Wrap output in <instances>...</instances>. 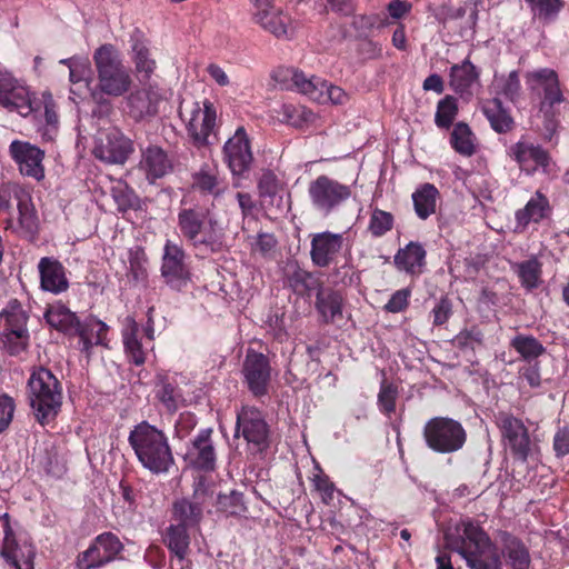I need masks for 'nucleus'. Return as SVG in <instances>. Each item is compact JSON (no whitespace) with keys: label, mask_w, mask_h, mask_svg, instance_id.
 I'll use <instances>...</instances> for the list:
<instances>
[{"label":"nucleus","mask_w":569,"mask_h":569,"mask_svg":"<svg viewBox=\"0 0 569 569\" xmlns=\"http://www.w3.org/2000/svg\"><path fill=\"white\" fill-rule=\"evenodd\" d=\"M446 546L459 553L469 569H531L528 546L508 531L499 533L500 549L475 521L461 520L445 532Z\"/></svg>","instance_id":"1"},{"label":"nucleus","mask_w":569,"mask_h":569,"mask_svg":"<svg viewBox=\"0 0 569 569\" xmlns=\"http://www.w3.org/2000/svg\"><path fill=\"white\" fill-rule=\"evenodd\" d=\"M178 227L199 257L219 253L226 248L224 228L208 210L181 209L178 213Z\"/></svg>","instance_id":"2"},{"label":"nucleus","mask_w":569,"mask_h":569,"mask_svg":"<svg viewBox=\"0 0 569 569\" xmlns=\"http://www.w3.org/2000/svg\"><path fill=\"white\" fill-rule=\"evenodd\" d=\"M128 442L141 466L153 475L167 473L174 465L167 435L148 421L133 427Z\"/></svg>","instance_id":"3"},{"label":"nucleus","mask_w":569,"mask_h":569,"mask_svg":"<svg viewBox=\"0 0 569 569\" xmlns=\"http://www.w3.org/2000/svg\"><path fill=\"white\" fill-rule=\"evenodd\" d=\"M29 401L37 421L51 422L62 405V387L56 376L46 368L34 370L28 381Z\"/></svg>","instance_id":"4"},{"label":"nucleus","mask_w":569,"mask_h":569,"mask_svg":"<svg viewBox=\"0 0 569 569\" xmlns=\"http://www.w3.org/2000/svg\"><path fill=\"white\" fill-rule=\"evenodd\" d=\"M272 79L287 90H297L319 103L331 102L345 104L349 100L348 93L340 87L333 86L318 77H307L302 71L293 68H278Z\"/></svg>","instance_id":"5"},{"label":"nucleus","mask_w":569,"mask_h":569,"mask_svg":"<svg viewBox=\"0 0 569 569\" xmlns=\"http://www.w3.org/2000/svg\"><path fill=\"white\" fill-rule=\"evenodd\" d=\"M93 61L98 73V88L102 93L121 97L129 91L132 84L130 72L112 44L99 47L94 51Z\"/></svg>","instance_id":"6"},{"label":"nucleus","mask_w":569,"mask_h":569,"mask_svg":"<svg viewBox=\"0 0 569 569\" xmlns=\"http://www.w3.org/2000/svg\"><path fill=\"white\" fill-rule=\"evenodd\" d=\"M427 446L439 453H451L460 450L467 440L462 425L448 417H435L423 428Z\"/></svg>","instance_id":"7"},{"label":"nucleus","mask_w":569,"mask_h":569,"mask_svg":"<svg viewBox=\"0 0 569 569\" xmlns=\"http://www.w3.org/2000/svg\"><path fill=\"white\" fill-rule=\"evenodd\" d=\"M36 548L27 539L18 538L8 513L0 516V558L11 569H34Z\"/></svg>","instance_id":"8"},{"label":"nucleus","mask_w":569,"mask_h":569,"mask_svg":"<svg viewBox=\"0 0 569 569\" xmlns=\"http://www.w3.org/2000/svg\"><path fill=\"white\" fill-rule=\"evenodd\" d=\"M308 194L313 209L329 216L350 199L352 190L350 186L321 174L309 183Z\"/></svg>","instance_id":"9"},{"label":"nucleus","mask_w":569,"mask_h":569,"mask_svg":"<svg viewBox=\"0 0 569 569\" xmlns=\"http://www.w3.org/2000/svg\"><path fill=\"white\" fill-rule=\"evenodd\" d=\"M242 436L252 452L262 453L270 446V430L260 410L244 406L237 413L236 437Z\"/></svg>","instance_id":"10"},{"label":"nucleus","mask_w":569,"mask_h":569,"mask_svg":"<svg viewBox=\"0 0 569 569\" xmlns=\"http://www.w3.org/2000/svg\"><path fill=\"white\" fill-rule=\"evenodd\" d=\"M34 97L29 87L6 70H0V107L21 117L33 110Z\"/></svg>","instance_id":"11"},{"label":"nucleus","mask_w":569,"mask_h":569,"mask_svg":"<svg viewBox=\"0 0 569 569\" xmlns=\"http://www.w3.org/2000/svg\"><path fill=\"white\" fill-rule=\"evenodd\" d=\"M188 256L181 243L167 240L163 247L161 276L173 290L181 291L191 279Z\"/></svg>","instance_id":"12"},{"label":"nucleus","mask_w":569,"mask_h":569,"mask_svg":"<svg viewBox=\"0 0 569 569\" xmlns=\"http://www.w3.org/2000/svg\"><path fill=\"white\" fill-rule=\"evenodd\" d=\"M497 423L506 445L510 448L513 457L520 461H527L532 451V443L529 437L528 428L522 420L506 412L497 416Z\"/></svg>","instance_id":"13"},{"label":"nucleus","mask_w":569,"mask_h":569,"mask_svg":"<svg viewBox=\"0 0 569 569\" xmlns=\"http://www.w3.org/2000/svg\"><path fill=\"white\" fill-rule=\"evenodd\" d=\"M123 546L119 538L111 532L99 535L90 547L79 555V569H96L113 561Z\"/></svg>","instance_id":"14"},{"label":"nucleus","mask_w":569,"mask_h":569,"mask_svg":"<svg viewBox=\"0 0 569 569\" xmlns=\"http://www.w3.org/2000/svg\"><path fill=\"white\" fill-rule=\"evenodd\" d=\"M9 154L17 163L19 172L28 178L41 181L44 178V151L27 141L13 140Z\"/></svg>","instance_id":"15"},{"label":"nucleus","mask_w":569,"mask_h":569,"mask_svg":"<svg viewBox=\"0 0 569 569\" xmlns=\"http://www.w3.org/2000/svg\"><path fill=\"white\" fill-rule=\"evenodd\" d=\"M132 152V141L117 128H111L101 133L93 149L98 159L119 164L124 163Z\"/></svg>","instance_id":"16"},{"label":"nucleus","mask_w":569,"mask_h":569,"mask_svg":"<svg viewBox=\"0 0 569 569\" xmlns=\"http://www.w3.org/2000/svg\"><path fill=\"white\" fill-rule=\"evenodd\" d=\"M242 375L248 389L254 397H261L268 392L271 367L264 355L249 350L243 361Z\"/></svg>","instance_id":"17"},{"label":"nucleus","mask_w":569,"mask_h":569,"mask_svg":"<svg viewBox=\"0 0 569 569\" xmlns=\"http://www.w3.org/2000/svg\"><path fill=\"white\" fill-rule=\"evenodd\" d=\"M252 19L264 31L277 38H289L291 36L290 18L284 16L282 10L272 3V0H254Z\"/></svg>","instance_id":"18"},{"label":"nucleus","mask_w":569,"mask_h":569,"mask_svg":"<svg viewBox=\"0 0 569 569\" xmlns=\"http://www.w3.org/2000/svg\"><path fill=\"white\" fill-rule=\"evenodd\" d=\"M224 160L233 176H241L250 169L253 157L250 141L243 127H239L223 147Z\"/></svg>","instance_id":"19"},{"label":"nucleus","mask_w":569,"mask_h":569,"mask_svg":"<svg viewBox=\"0 0 569 569\" xmlns=\"http://www.w3.org/2000/svg\"><path fill=\"white\" fill-rule=\"evenodd\" d=\"M217 111L213 103L204 100L202 106L194 102L188 120V132L197 146L209 143V136L216 126Z\"/></svg>","instance_id":"20"},{"label":"nucleus","mask_w":569,"mask_h":569,"mask_svg":"<svg viewBox=\"0 0 569 569\" xmlns=\"http://www.w3.org/2000/svg\"><path fill=\"white\" fill-rule=\"evenodd\" d=\"M212 429H201L191 440L188 447L186 459L194 469L213 471L216 468L217 453L212 441Z\"/></svg>","instance_id":"21"},{"label":"nucleus","mask_w":569,"mask_h":569,"mask_svg":"<svg viewBox=\"0 0 569 569\" xmlns=\"http://www.w3.org/2000/svg\"><path fill=\"white\" fill-rule=\"evenodd\" d=\"M343 233L323 231L312 234L310 258L313 264L325 268L331 264L345 246Z\"/></svg>","instance_id":"22"},{"label":"nucleus","mask_w":569,"mask_h":569,"mask_svg":"<svg viewBox=\"0 0 569 569\" xmlns=\"http://www.w3.org/2000/svg\"><path fill=\"white\" fill-rule=\"evenodd\" d=\"M131 60L140 82H146L157 68L156 60L151 57L148 40L143 32L134 29L130 33Z\"/></svg>","instance_id":"23"},{"label":"nucleus","mask_w":569,"mask_h":569,"mask_svg":"<svg viewBox=\"0 0 569 569\" xmlns=\"http://www.w3.org/2000/svg\"><path fill=\"white\" fill-rule=\"evenodd\" d=\"M162 100L163 96L158 87L142 88L128 97L129 113L136 120L154 117Z\"/></svg>","instance_id":"24"},{"label":"nucleus","mask_w":569,"mask_h":569,"mask_svg":"<svg viewBox=\"0 0 569 569\" xmlns=\"http://www.w3.org/2000/svg\"><path fill=\"white\" fill-rule=\"evenodd\" d=\"M40 288L43 291L59 295L68 290L69 280L63 264L52 257H43L38 263Z\"/></svg>","instance_id":"25"},{"label":"nucleus","mask_w":569,"mask_h":569,"mask_svg":"<svg viewBox=\"0 0 569 569\" xmlns=\"http://www.w3.org/2000/svg\"><path fill=\"white\" fill-rule=\"evenodd\" d=\"M17 207L18 223L14 224L12 219H8L6 229L22 238L33 240L39 231V219L29 194L20 199Z\"/></svg>","instance_id":"26"},{"label":"nucleus","mask_w":569,"mask_h":569,"mask_svg":"<svg viewBox=\"0 0 569 569\" xmlns=\"http://www.w3.org/2000/svg\"><path fill=\"white\" fill-rule=\"evenodd\" d=\"M510 156L521 169L532 172L537 167L547 168L550 162L548 152L540 146L527 141H518L510 147Z\"/></svg>","instance_id":"27"},{"label":"nucleus","mask_w":569,"mask_h":569,"mask_svg":"<svg viewBox=\"0 0 569 569\" xmlns=\"http://www.w3.org/2000/svg\"><path fill=\"white\" fill-rule=\"evenodd\" d=\"M550 211L548 198L537 191L522 209L516 211V231L522 232L530 223L540 222L549 216Z\"/></svg>","instance_id":"28"},{"label":"nucleus","mask_w":569,"mask_h":569,"mask_svg":"<svg viewBox=\"0 0 569 569\" xmlns=\"http://www.w3.org/2000/svg\"><path fill=\"white\" fill-rule=\"evenodd\" d=\"M140 169L148 180L154 181L172 170V161L163 149L150 146L142 152Z\"/></svg>","instance_id":"29"},{"label":"nucleus","mask_w":569,"mask_h":569,"mask_svg":"<svg viewBox=\"0 0 569 569\" xmlns=\"http://www.w3.org/2000/svg\"><path fill=\"white\" fill-rule=\"evenodd\" d=\"M345 298L339 290L322 288L316 295V309L325 323L342 318Z\"/></svg>","instance_id":"30"},{"label":"nucleus","mask_w":569,"mask_h":569,"mask_svg":"<svg viewBox=\"0 0 569 569\" xmlns=\"http://www.w3.org/2000/svg\"><path fill=\"white\" fill-rule=\"evenodd\" d=\"M107 332L108 326L97 318H88L82 323L79 321L76 328V333L80 338L81 351L87 356H90L91 349L94 346H107Z\"/></svg>","instance_id":"31"},{"label":"nucleus","mask_w":569,"mask_h":569,"mask_svg":"<svg viewBox=\"0 0 569 569\" xmlns=\"http://www.w3.org/2000/svg\"><path fill=\"white\" fill-rule=\"evenodd\" d=\"M156 398L169 411L174 412L183 403V396L174 379L164 373L156 376Z\"/></svg>","instance_id":"32"},{"label":"nucleus","mask_w":569,"mask_h":569,"mask_svg":"<svg viewBox=\"0 0 569 569\" xmlns=\"http://www.w3.org/2000/svg\"><path fill=\"white\" fill-rule=\"evenodd\" d=\"M426 250L419 242H409L405 248L398 250L395 256V264L399 270L411 274L421 272L425 266Z\"/></svg>","instance_id":"33"},{"label":"nucleus","mask_w":569,"mask_h":569,"mask_svg":"<svg viewBox=\"0 0 569 569\" xmlns=\"http://www.w3.org/2000/svg\"><path fill=\"white\" fill-rule=\"evenodd\" d=\"M139 325L133 318L127 317L122 329V340L126 355L130 362L141 366L146 361V349L138 339Z\"/></svg>","instance_id":"34"},{"label":"nucleus","mask_w":569,"mask_h":569,"mask_svg":"<svg viewBox=\"0 0 569 569\" xmlns=\"http://www.w3.org/2000/svg\"><path fill=\"white\" fill-rule=\"evenodd\" d=\"M192 188L203 194L218 197L224 192L227 184L214 167H202L192 176Z\"/></svg>","instance_id":"35"},{"label":"nucleus","mask_w":569,"mask_h":569,"mask_svg":"<svg viewBox=\"0 0 569 569\" xmlns=\"http://www.w3.org/2000/svg\"><path fill=\"white\" fill-rule=\"evenodd\" d=\"M482 112L496 132L507 133L513 129L515 121L499 98L485 101Z\"/></svg>","instance_id":"36"},{"label":"nucleus","mask_w":569,"mask_h":569,"mask_svg":"<svg viewBox=\"0 0 569 569\" xmlns=\"http://www.w3.org/2000/svg\"><path fill=\"white\" fill-rule=\"evenodd\" d=\"M411 198L417 217L427 220L436 212L439 191L433 184L427 182L417 188Z\"/></svg>","instance_id":"37"},{"label":"nucleus","mask_w":569,"mask_h":569,"mask_svg":"<svg viewBox=\"0 0 569 569\" xmlns=\"http://www.w3.org/2000/svg\"><path fill=\"white\" fill-rule=\"evenodd\" d=\"M528 77L530 81L537 82V84L542 87L545 99L550 106L561 103L563 101V94L560 90L556 71L545 68L529 73Z\"/></svg>","instance_id":"38"},{"label":"nucleus","mask_w":569,"mask_h":569,"mask_svg":"<svg viewBox=\"0 0 569 569\" xmlns=\"http://www.w3.org/2000/svg\"><path fill=\"white\" fill-rule=\"evenodd\" d=\"M288 284L292 291L301 297H310L322 289L320 279L313 273L299 267H293L287 276Z\"/></svg>","instance_id":"39"},{"label":"nucleus","mask_w":569,"mask_h":569,"mask_svg":"<svg viewBox=\"0 0 569 569\" xmlns=\"http://www.w3.org/2000/svg\"><path fill=\"white\" fill-rule=\"evenodd\" d=\"M163 542L180 561L184 560L190 546L188 528L182 525H170L166 530Z\"/></svg>","instance_id":"40"},{"label":"nucleus","mask_w":569,"mask_h":569,"mask_svg":"<svg viewBox=\"0 0 569 569\" xmlns=\"http://www.w3.org/2000/svg\"><path fill=\"white\" fill-rule=\"evenodd\" d=\"M512 270L527 290H533L541 284L542 264L536 257L513 263Z\"/></svg>","instance_id":"41"},{"label":"nucleus","mask_w":569,"mask_h":569,"mask_svg":"<svg viewBox=\"0 0 569 569\" xmlns=\"http://www.w3.org/2000/svg\"><path fill=\"white\" fill-rule=\"evenodd\" d=\"M513 348L526 362L538 361V358L546 352L543 345L533 336L519 333L510 341Z\"/></svg>","instance_id":"42"},{"label":"nucleus","mask_w":569,"mask_h":569,"mask_svg":"<svg viewBox=\"0 0 569 569\" xmlns=\"http://www.w3.org/2000/svg\"><path fill=\"white\" fill-rule=\"evenodd\" d=\"M173 520L176 525H182L186 528L197 526L202 518V508L189 499L174 501L172 508Z\"/></svg>","instance_id":"43"},{"label":"nucleus","mask_w":569,"mask_h":569,"mask_svg":"<svg viewBox=\"0 0 569 569\" xmlns=\"http://www.w3.org/2000/svg\"><path fill=\"white\" fill-rule=\"evenodd\" d=\"M1 318L4 319L3 331L29 332L27 328L29 316L17 299L8 302L7 307L1 311Z\"/></svg>","instance_id":"44"},{"label":"nucleus","mask_w":569,"mask_h":569,"mask_svg":"<svg viewBox=\"0 0 569 569\" xmlns=\"http://www.w3.org/2000/svg\"><path fill=\"white\" fill-rule=\"evenodd\" d=\"M450 143L451 147L461 156L470 157L476 152L473 133L465 122H459L453 127Z\"/></svg>","instance_id":"45"},{"label":"nucleus","mask_w":569,"mask_h":569,"mask_svg":"<svg viewBox=\"0 0 569 569\" xmlns=\"http://www.w3.org/2000/svg\"><path fill=\"white\" fill-rule=\"evenodd\" d=\"M44 318L52 328L63 332L76 330L79 322L76 313L71 312L64 306L49 308L44 313Z\"/></svg>","instance_id":"46"},{"label":"nucleus","mask_w":569,"mask_h":569,"mask_svg":"<svg viewBox=\"0 0 569 569\" xmlns=\"http://www.w3.org/2000/svg\"><path fill=\"white\" fill-rule=\"evenodd\" d=\"M478 78L475 66L465 60L461 64H456L450 71V82L456 90L463 91L469 88Z\"/></svg>","instance_id":"47"},{"label":"nucleus","mask_w":569,"mask_h":569,"mask_svg":"<svg viewBox=\"0 0 569 569\" xmlns=\"http://www.w3.org/2000/svg\"><path fill=\"white\" fill-rule=\"evenodd\" d=\"M533 13L540 20L551 21L557 18L565 6L563 0H526Z\"/></svg>","instance_id":"48"},{"label":"nucleus","mask_w":569,"mask_h":569,"mask_svg":"<svg viewBox=\"0 0 569 569\" xmlns=\"http://www.w3.org/2000/svg\"><path fill=\"white\" fill-rule=\"evenodd\" d=\"M395 223L392 213L381 210L373 209L368 224V231L375 238H380L389 232Z\"/></svg>","instance_id":"49"},{"label":"nucleus","mask_w":569,"mask_h":569,"mask_svg":"<svg viewBox=\"0 0 569 569\" xmlns=\"http://www.w3.org/2000/svg\"><path fill=\"white\" fill-rule=\"evenodd\" d=\"M458 113V106L456 98L446 96L438 102L437 112L435 117L436 124L439 128L448 129Z\"/></svg>","instance_id":"50"},{"label":"nucleus","mask_w":569,"mask_h":569,"mask_svg":"<svg viewBox=\"0 0 569 569\" xmlns=\"http://www.w3.org/2000/svg\"><path fill=\"white\" fill-rule=\"evenodd\" d=\"M29 332L3 331L1 335L2 348L11 356H17L28 348Z\"/></svg>","instance_id":"51"},{"label":"nucleus","mask_w":569,"mask_h":569,"mask_svg":"<svg viewBox=\"0 0 569 569\" xmlns=\"http://www.w3.org/2000/svg\"><path fill=\"white\" fill-rule=\"evenodd\" d=\"M60 63L69 68V80L73 84L87 81L91 76V67L88 59L72 57L60 60Z\"/></svg>","instance_id":"52"},{"label":"nucleus","mask_w":569,"mask_h":569,"mask_svg":"<svg viewBox=\"0 0 569 569\" xmlns=\"http://www.w3.org/2000/svg\"><path fill=\"white\" fill-rule=\"evenodd\" d=\"M282 121L295 126L301 127L305 122L311 121L313 113L311 110L302 106L282 104L279 111Z\"/></svg>","instance_id":"53"},{"label":"nucleus","mask_w":569,"mask_h":569,"mask_svg":"<svg viewBox=\"0 0 569 569\" xmlns=\"http://www.w3.org/2000/svg\"><path fill=\"white\" fill-rule=\"evenodd\" d=\"M495 87L498 94H502L507 99L515 101L520 92V80L518 72L511 71L506 77H496Z\"/></svg>","instance_id":"54"},{"label":"nucleus","mask_w":569,"mask_h":569,"mask_svg":"<svg viewBox=\"0 0 569 569\" xmlns=\"http://www.w3.org/2000/svg\"><path fill=\"white\" fill-rule=\"evenodd\" d=\"M478 0H465L462 6H449L445 9V19L457 20L463 18L467 13L469 22L473 27L478 19Z\"/></svg>","instance_id":"55"},{"label":"nucleus","mask_w":569,"mask_h":569,"mask_svg":"<svg viewBox=\"0 0 569 569\" xmlns=\"http://www.w3.org/2000/svg\"><path fill=\"white\" fill-rule=\"evenodd\" d=\"M218 507L229 516H238L246 511L243 495L231 491L229 495H219Z\"/></svg>","instance_id":"56"},{"label":"nucleus","mask_w":569,"mask_h":569,"mask_svg":"<svg viewBox=\"0 0 569 569\" xmlns=\"http://www.w3.org/2000/svg\"><path fill=\"white\" fill-rule=\"evenodd\" d=\"M28 193L17 182H6L0 186V212L11 209V200L16 199L17 203L20 199L26 198Z\"/></svg>","instance_id":"57"},{"label":"nucleus","mask_w":569,"mask_h":569,"mask_svg":"<svg viewBox=\"0 0 569 569\" xmlns=\"http://www.w3.org/2000/svg\"><path fill=\"white\" fill-rule=\"evenodd\" d=\"M398 390L391 383H381L380 391L378 393V405L382 412L391 415L396 410V399Z\"/></svg>","instance_id":"58"},{"label":"nucleus","mask_w":569,"mask_h":569,"mask_svg":"<svg viewBox=\"0 0 569 569\" xmlns=\"http://www.w3.org/2000/svg\"><path fill=\"white\" fill-rule=\"evenodd\" d=\"M451 315L452 301L447 296L440 297L431 310L433 326H442L449 320Z\"/></svg>","instance_id":"59"},{"label":"nucleus","mask_w":569,"mask_h":569,"mask_svg":"<svg viewBox=\"0 0 569 569\" xmlns=\"http://www.w3.org/2000/svg\"><path fill=\"white\" fill-rule=\"evenodd\" d=\"M411 290L409 288L397 290L386 303L385 310L391 313L405 311L408 308Z\"/></svg>","instance_id":"60"},{"label":"nucleus","mask_w":569,"mask_h":569,"mask_svg":"<svg viewBox=\"0 0 569 569\" xmlns=\"http://www.w3.org/2000/svg\"><path fill=\"white\" fill-rule=\"evenodd\" d=\"M212 493L207 479L202 476L198 477L193 482V495L190 501L202 508Z\"/></svg>","instance_id":"61"},{"label":"nucleus","mask_w":569,"mask_h":569,"mask_svg":"<svg viewBox=\"0 0 569 569\" xmlns=\"http://www.w3.org/2000/svg\"><path fill=\"white\" fill-rule=\"evenodd\" d=\"M197 426V418L191 412L180 413L174 425V435L179 439L186 438Z\"/></svg>","instance_id":"62"},{"label":"nucleus","mask_w":569,"mask_h":569,"mask_svg":"<svg viewBox=\"0 0 569 569\" xmlns=\"http://www.w3.org/2000/svg\"><path fill=\"white\" fill-rule=\"evenodd\" d=\"M519 377L527 381L531 388H537L541 383L539 361L527 362L519 369Z\"/></svg>","instance_id":"63"},{"label":"nucleus","mask_w":569,"mask_h":569,"mask_svg":"<svg viewBox=\"0 0 569 569\" xmlns=\"http://www.w3.org/2000/svg\"><path fill=\"white\" fill-rule=\"evenodd\" d=\"M553 450L558 458L569 455V428H560L553 437Z\"/></svg>","instance_id":"64"}]
</instances>
